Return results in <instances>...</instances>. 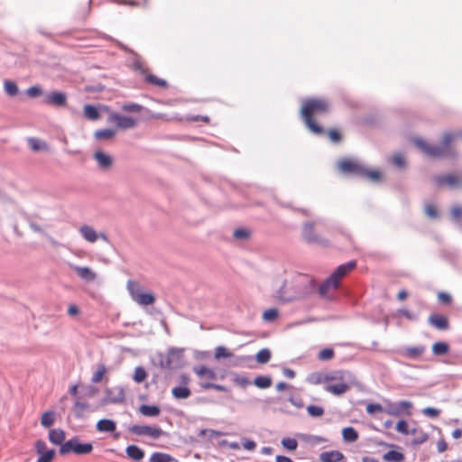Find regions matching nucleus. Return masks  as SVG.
<instances>
[{"label": "nucleus", "instance_id": "1", "mask_svg": "<svg viewBox=\"0 0 462 462\" xmlns=\"http://www.w3.org/2000/svg\"><path fill=\"white\" fill-rule=\"evenodd\" d=\"M329 111V104L326 99L310 98L303 102L300 115L306 126L315 134H322L324 129L315 120V116L327 114Z\"/></svg>", "mask_w": 462, "mask_h": 462}, {"label": "nucleus", "instance_id": "2", "mask_svg": "<svg viewBox=\"0 0 462 462\" xmlns=\"http://www.w3.org/2000/svg\"><path fill=\"white\" fill-rule=\"evenodd\" d=\"M462 137L461 132H446L443 134L442 142L439 145L430 144L422 139H415L414 143L426 155L433 158L454 157L455 152L451 143Z\"/></svg>", "mask_w": 462, "mask_h": 462}, {"label": "nucleus", "instance_id": "3", "mask_svg": "<svg viewBox=\"0 0 462 462\" xmlns=\"http://www.w3.org/2000/svg\"><path fill=\"white\" fill-rule=\"evenodd\" d=\"M310 290V281L304 276H297L282 284L276 298L281 301L296 300L306 297Z\"/></svg>", "mask_w": 462, "mask_h": 462}, {"label": "nucleus", "instance_id": "4", "mask_svg": "<svg viewBox=\"0 0 462 462\" xmlns=\"http://www.w3.org/2000/svg\"><path fill=\"white\" fill-rule=\"evenodd\" d=\"M350 373L346 371H334L321 375L317 383H328L325 390L334 395H341L349 389L348 379Z\"/></svg>", "mask_w": 462, "mask_h": 462}, {"label": "nucleus", "instance_id": "5", "mask_svg": "<svg viewBox=\"0 0 462 462\" xmlns=\"http://www.w3.org/2000/svg\"><path fill=\"white\" fill-rule=\"evenodd\" d=\"M356 267V261H349L337 268L319 286V292L321 297H328L330 292L335 291L339 286L341 280Z\"/></svg>", "mask_w": 462, "mask_h": 462}, {"label": "nucleus", "instance_id": "6", "mask_svg": "<svg viewBox=\"0 0 462 462\" xmlns=\"http://www.w3.org/2000/svg\"><path fill=\"white\" fill-rule=\"evenodd\" d=\"M127 289L134 301L142 306L152 305L155 301L152 293L143 292L141 285L136 281H128Z\"/></svg>", "mask_w": 462, "mask_h": 462}, {"label": "nucleus", "instance_id": "7", "mask_svg": "<svg viewBox=\"0 0 462 462\" xmlns=\"http://www.w3.org/2000/svg\"><path fill=\"white\" fill-rule=\"evenodd\" d=\"M93 445L91 443H81L79 438H72L60 447V454L65 455L74 453L76 455H86L91 453Z\"/></svg>", "mask_w": 462, "mask_h": 462}, {"label": "nucleus", "instance_id": "8", "mask_svg": "<svg viewBox=\"0 0 462 462\" xmlns=\"http://www.w3.org/2000/svg\"><path fill=\"white\" fill-rule=\"evenodd\" d=\"M411 408L412 403L409 401H401L398 402H388L385 405L384 413L394 417L402 415L410 416L411 414Z\"/></svg>", "mask_w": 462, "mask_h": 462}, {"label": "nucleus", "instance_id": "9", "mask_svg": "<svg viewBox=\"0 0 462 462\" xmlns=\"http://www.w3.org/2000/svg\"><path fill=\"white\" fill-rule=\"evenodd\" d=\"M130 431L138 436H149L152 439H158L163 431L158 427H152L147 425H134L131 427Z\"/></svg>", "mask_w": 462, "mask_h": 462}, {"label": "nucleus", "instance_id": "10", "mask_svg": "<svg viewBox=\"0 0 462 462\" xmlns=\"http://www.w3.org/2000/svg\"><path fill=\"white\" fill-rule=\"evenodd\" d=\"M35 450L39 455L37 462H51L55 457V450L50 449L47 444L42 439H38L35 442Z\"/></svg>", "mask_w": 462, "mask_h": 462}, {"label": "nucleus", "instance_id": "11", "mask_svg": "<svg viewBox=\"0 0 462 462\" xmlns=\"http://www.w3.org/2000/svg\"><path fill=\"white\" fill-rule=\"evenodd\" d=\"M108 121L110 123H114L118 128L121 129H130L136 125L135 119L127 116H122L117 113H112L109 116Z\"/></svg>", "mask_w": 462, "mask_h": 462}, {"label": "nucleus", "instance_id": "12", "mask_svg": "<svg viewBox=\"0 0 462 462\" xmlns=\"http://www.w3.org/2000/svg\"><path fill=\"white\" fill-rule=\"evenodd\" d=\"M125 390L121 386H115L106 390L105 403H121L125 401Z\"/></svg>", "mask_w": 462, "mask_h": 462}, {"label": "nucleus", "instance_id": "13", "mask_svg": "<svg viewBox=\"0 0 462 462\" xmlns=\"http://www.w3.org/2000/svg\"><path fill=\"white\" fill-rule=\"evenodd\" d=\"M338 168L342 172L354 173L360 175L363 173L364 167L359 164L356 161L352 159H342L338 162Z\"/></svg>", "mask_w": 462, "mask_h": 462}, {"label": "nucleus", "instance_id": "14", "mask_svg": "<svg viewBox=\"0 0 462 462\" xmlns=\"http://www.w3.org/2000/svg\"><path fill=\"white\" fill-rule=\"evenodd\" d=\"M302 236L310 243H317L323 245H328V241L327 239L315 234L313 224L308 223L304 225L302 229Z\"/></svg>", "mask_w": 462, "mask_h": 462}, {"label": "nucleus", "instance_id": "15", "mask_svg": "<svg viewBox=\"0 0 462 462\" xmlns=\"http://www.w3.org/2000/svg\"><path fill=\"white\" fill-rule=\"evenodd\" d=\"M193 372L197 374V376L203 380V382H209L214 381L217 379V374L216 372L208 367L207 365H200L193 367Z\"/></svg>", "mask_w": 462, "mask_h": 462}, {"label": "nucleus", "instance_id": "16", "mask_svg": "<svg viewBox=\"0 0 462 462\" xmlns=\"http://www.w3.org/2000/svg\"><path fill=\"white\" fill-rule=\"evenodd\" d=\"M45 103L54 106H65L67 104V96L63 92L53 91L46 95Z\"/></svg>", "mask_w": 462, "mask_h": 462}, {"label": "nucleus", "instance_id": "17", "mask_svg": "<svg viewBox=\"0 0 462 462\" xmlns=\"http://www.w3.org/2000/svg\"><path fill=\"white\" fill-rule=\"evenodd\" d=\"M436 181L439 185H448L452 188H457L462 185V175H443L436 177Z\"/></svg>", "mask_w": 462, "mask_h": 462}, {"label": "nucleus", "instance_id": "18", "mask_svg": "<svg viewBox=\"0 0 462 462\" xmlns=\"http://www.w3.org/2000/svg\"><path fill=\"white\" fill-rule=\"evenodd\" d=\"M429 322L433 327L439 330H446L449 327V322L447 317L439 314H432L429 318Z\"/></svg>", "mask_w": 462, "mask_h": 462}, {"label": "nucleus", "instance_id": "19", "mask_svg": "<svg viewBox=\"0 0 462 462\" xmlns=\"http://www.w3.org/2000/svg\"><path fill=\"white\" fill-rule=\"evenodd\" d=\"M78 276L86 282H94L97 279V273L89 267L73 266Z\"/></svg>", "mask_w": 462, "mask_h": 462}, {"label": "nucleus", "instance_id": "20", "mask_svg": "<svg viewBox=\"0 0 462 462\" xmlns=\"http://www.w3.org/2000/svg\"><path fill=\"white\" fill-rule=\"evenodd\" d=\"M180 353L176 350L169 351L166 359L162 362V366L167 369H173L180 365Z\"/></svg>", "mask_w": 462, "mask_h": 462}, {"label": "nucleus", "instance_id": "21", "mask_svg": "<svg viewBox=\"0 0 462 462\" xmlns=\"http://www.w3.org/2000/svg\"><path fill=\"white\" fill-rule=\"evenodd\" d=\"M343 458V453L338 450L325 451L319 455L321 462H340Z\"/></svg>", "mask_w": 462, "mask_h": 462}, {"label": "nucleus", "instance_id": "22", "mask_svg": "<svg viewBox=\"0 0 462 462\" xmlns=\"http://www.w3.org/2000/svg\"><path fill=\"white\" fill-rule=\"evenodd\" d=\"M66 434L61 429H53L49 431V440L55 445H63Z\"/></svg>", "mask_w": 462, "mask_h": 462}, {"label": "nucleus", "instance_id": "23", "mask_svg": "<svg viewBox=\"0 0 462 462\" xmlns=\"http://www.w3.org/2000/svg\"><path fill=\"white\" fill-rule=\"evenodd\" d=\"M79 233L81 234L83 238L89 243H95L98 238V235L97 234L95 229L88 225L82 226L79 228Z\"/></svg>", "mask_w": 462, "mask_h": 462}, {"label": "nucleus", "instance_id": "24", "mask_svg": "<svg viewBox=\"0 0 462 462\" xmlns=\"http://www.w3.org/2000/svg\"><path fill=\"white\" fill-rule=\"evenodd\" d=\"M94 158L102 169H108L113 163L112 158L101 151L96 152L94 153Z\"/></svg>", "mask_w": 462, "mask_h": 462}, {"label": "nucleus", "instance_id": "25", "mask_svg": "<svg viewBox=\"0 0 462 462\" xmlns=\"http://www.w3.org/2000/svg\"><path fill=\"white\" fill-rule=\"evenodd\" d=\"M96 427L99 432H113L116 429V424L112 420L103 419L97 421Z\"/></svg>", "mask_w": 462, "mask_h": 462}, {"label": "nucleus", "instance_id": "26", "mask_svg": "<svg viewBox=\"0 0 462 462\" xmlns=\"http://www.w3.org/2000/svg\"><path fill=\"white\" fill-rule=\"evenodd\" d=\"M129 458L134 461H140L144 457V451L135 445H130L125 449Z\"/></svg>", "mask_w": 462, "mask_h": 462}, {"label": "nucleus", "instance_id": "27", "mask_svg": "<svg viewBox=\"0 0 462 462\" xmlns=\"http://www.w3.org/2000/svg\"><path fill=\"white\" fill-rule=\"evenodd\" d=\"M139 411L146 417H156L160 414L161 410L156 405L143 404L139 407Z\"/></svg>", "mask_w": 462, "mask_h": 462}, {"label": "nucleus", "instance_id": "28", "mask_svg": "<svg viewBox=\"0 0 462 462\" xmlns=\"http://www.w3.org/2000/svg\"><path fill=\"white\" fill-rule=\"evenodd\" d=\"M150 462H178V460L169 454L154 452L150 457Z\"/></svg>", "mask_w": 462, "mask_h": 462}, {"label": "nucleus", "instance_id": "29", "mask_svg": "<svg viewBox=\"0 0 462 462\" xmlns=\"http://www.w3.org/2000/svg\"><path fill=\"white\" fill-rule=\"evenodd\" d=\"M342 437L346 442H355L357 440L359 435L353 427H346L342 430Z\"/></svg>", "mask_w": 462, "mask_h": 462}, {"label": "nucleus", "instance_id": "30", "mask_svg": "<svg viewBox=\"0 0 462 462\" xmlns=\"http://www.w3.org/2000/svg\"><path fill=\"white\" fill-rule=\"evenodd\" d=\"M83 112L86 118L92 121L97 120L100 117L97 108L92 105H86L83 108Z\"/></svg>", "mask_w": 462, "mask_h": 462}, {"label": "nucleus", "instance_id": "31", "mask_svg": "<svg viewBox=\"0 0 462 462\" xmlns=\"http://www.w3.org/2000/svg\"><path fill=\"white\" fill-rule=\"evenodd\" d=\"M171 393L176 399H187L190 396L191 392L187 386H178L171 390Z\"/></svg>", "mask_w": 462, "mask_h": 462}, {"label": "nucleus", "instance_id": "32", "mask_svg": "<svg viewBox=\"0 0 462 462\" xmlns=\"http://www.w3.org/2000/svg\"><path fill=\"white\" fill-rule=\"evenodd\" d=\"M383 458L386 462H402L404 459V456L401 452L390 450L383 455Z\"/></svg>", "mask_w": 462, "mask_h": 462}, {"label": "nucleus", "instance_id": "33", "mask_svg": "<svg viewBox=\"0 0 462 462\" xmlns=\"http://www.w3.org/2000/svg\"><path fill=\"white\" fill-rule=\"evenodd\" d=\"M116 135V132L112 129H100L94 133V136L97 140H111Z\"/></svg>", "mask_w": 462, "mask_h": 462}, {"label": "nucleus", "instance_id": "34", "mask_svg": "<svg viewBox=\"0 0 462 462\" xmlns=\"http://www.w3.org/2000/svg\"><path fill=\"white\" fill-rule=\"evenodd\" d=\"M106 372H107V370H106V365L104 364H99L97 367L96 372L92 375V378H91L92 383H100L103 380Z\"/></svg>", "mask_w": 462, "mask_h": 462}, {"label": "nucleus", "instance_id": "35", "mask_svg": "<svg viewBox=\"0 0 462 462\" xmlns=\"http://www.w3.org/2000/svg\"><path fill=\"white\" fill-rule=\"evenodd\" d=\"M145 80L151 85L157 86L160 88H166L167 82L166 80L158 78L157 76L148 73L145 75Z\"/></svg>", "mask_w": 462, "mask_h": 462}, {"label": "nucleus", "instance_id": "36", "mask_svg": "<svg viewBox=\"0 0 462 462\" xmlns=\"http://www.w3.org/2000/svg\"><path fill=\"white\" fill-rule=\"evenodd\" d=\"M254 384L261 389H266L272 385V379L269 376H257L254 381Z\"/></svg>", "mask_w": 462, "mask_h": 462}, {"label": "nucleus", "instance_id": "37", "mask_svg": "<svg viewBox=\"0 0 462 462\" xmlns=\"http://www.w3.org/2000/svg\"><path fill=\"white\" fill-rule=\"evenodd\" d=\"M55 420L54 412L51 411H45L41 418V423L43 427H51Z\"/></svg>", "mask_w": 462, "mask_h": 462}, {"label": "nucleus", "instance_id": "38", "mask_svg": "<svg viewBox=\"0 0 462 462\" xmlns=\"http://www.w3.org/2000/svg\"><path fill=\"white\" fill-rule=\"evenodd\" d=\"M232 381L235 384L241 388H245L251 384V382L247 377L238 374H233Z\"/></svg>", "mask_w": 462, "mask_h": 462}, {"label": "nucleus", "instance_id": "39", "mask_svg": "<svg viewBox=\"0 0 462 462\" xmlns=\"http://www.w3.org/2000/svg\"><path fill=\"white\" fill-rule=\"evenodd\" d=\"M215 358L219 360L221 358H229L233 356V353L223 346H218L215 349Z\"/></svg>", "mask_w": 462, "mask_h": 462}, {"label": "nucleus", "instance_id": "40", "mask_svg": "<svg viewBox=\"0 0 462 462\" xmlns=\"http://www.w3.org/2000/svg\"><path fill=\"white\" fill-rule=\"evenodd\" d=\"M271 359V352L267 348L261 349L256 354V361L259 364H266Z\"/></svg>", "mask_w": 462, "mask_h": 462}, {"label": "nucleus", "instance_id": "41", "mask_svg": "<svg viewBox=\"0 0 462 462\" xmlns=\"http://www.w3.org/2000/svg\"><path fill=\"white\" fill-rule=\"evenodd\" d=\"M432 351L435 355H444L448 351V345L445 342H437L432 346Z\"/></svg>", "mask_w": 462, "mask_h": 462}, {"label": "nucleus", "instance_id": "42", "mask_svg": "<svg viewBox=\"0 0 462 462\" xmlns=\"http://www.w3.org/2000/svg\"><path fill=\"white\" fill-rule=\"evenodd\" d=\"M423 352L424 347L421 346L407 347L405 349V355L411 358H416L421 356Z\"/></svg>", "mask_w": 462, "mask_h": 462}, {"label": "nucleus", "instance_id": "43", "mask_svg": "<svg viewBox=\"0 0 462 462\" xmlns=\"http://www.w3.org/2000/svg\"><path fill=\"white\" fill-rule=\"evenodd\" d=\"M360 175L365 176L374 181H378L381 179V172L376 170H367L364 168L363 173Z\"/></svg>", "mask_w": 462, "mask_h": 462}, {"label": "nucleus", "instance_id": "44", "mask_svg": "<svg viewBox=\"0 0 462 462\" xmlns=\"http://www.w3.org/2000/svg\"><path fill=\"white\" fill-rule=\"evenodd\" d=\"M147 377V374L145 372V370L141 367V366H138L134 369V380L136 382V383H142L143 382Z\"/></svg>", "mask_w": 462, "mask_h": 462}, {"label": "nucleus", "instance_id": "45", "mask_svg": "<svg viewBox=\"0 0 462 462\" xmlns=\"http://www.w3.org/2000/svg\"><path fill=\"white\" fill-rule=\"evenodd\" d=\"M278 317V310L274 308L266 310L263 313V319L265 321H273Z\"/></svg>", "mask_w": 462, "mask_h": 462}, {"label": "nucleus", "instance_id": "46", "mask_svg": "<svg viewBox=\"0 0 462 462\" xmlns=\"http://www.w3.org/2000/svg\"><path fill=\"white\" fill-rule=\"evenodd\" d=\"M88 409V404L81 402H76L74 404V411L77 417H82L85 411Z\"/></svg>", "mask_w": 462, "mask_h": 462}, {"label": "nucleus", "instance_id": "47", "mask_svg": "<svg viewBox=\"0 0 462 462\" xmlns=\"http://www.w3.org/2000/svg\"><path fill=\"white\" fill-rule=\"evenodd\" d=\"M282 446L289 450H295L298 447V442L295 439L292 438H284L282 440Z\"/></svg>", "mask_w": 462, "mask_h": 462}, {"label": "nucleus", "instance_id": "48", "mask_svg": "<svg viewBox=\"0 0 462 462\" xmlns=\"http://www.w3.org/2000/svg\"><path fill=\"white\" fill-rule=\"evenodd\" d=\"M200 386L203 389H214V390H217L219 392H227L226 387H225L224 385L216 384V383H209V382H201Z\"/></svg>", "mask_w": 462, "mask_h": 462}, {"label": "nucleus", "instance_id": "49", "mask_svg": "<svg viewBox=\"0 0 462 462\" xmlns=\"http://www.w3.org/2000/svg\"><path fill=\"white\" fill-rule=\"evenodd\" d=\"M4 87L5 92L10 96H15L18 93V87L13 81H5Z\"/></svg>", "mask_w": 462, "mask_h": 462}, {"label": "nucleus", "instance_id": "50", "mask_svg": "<svg viewBox=\"0 0 462 462\" xmlns=\"http://www.w3.org/2000/svg\"><path fill=\"white\" fill-rule=\"evenodd\" d=\"M307 411L312 417H320L324 414L323 408L316 405L308 406Z\"/></svg>", "mask_w": 462, "mask_h": 462}, {"label": "nucleus", "instance_id": "51", "mask_svg": "<svg viewBox=\"0 0 462 462\" xmlns=\"http://www.w3.org/2000/svg\"><path fill=\"white\" fill-rule=\"evenodd\" d=\"M142 106L135 103H127L123 105L122 109L125 112L139 113L142 110Z\"/></svg>", "mask_w": 462, "mask_h": 462}, {"label": "nucleus", "instance_id": "52", "mask_svg": "<svg viewBox=\"0 0 462 462\" xmlns=\"http://www.w3.org/2000/svg\"><path fill=\"white\" fill-rule=\"evenodd\" d=\"M327 134L330 141L335 143H338L342 140V135L337 129H329Z\"/></svg>", "mask_w": 462, "mask_h": 462}, {"label": "nucleus", "instance_id": "53", "mask_svg": "<svg viewBox=\"0 0 462 462\" xmlns=\"http://www.w3.org/2000/svg\"><path fill=\"white\" fill-rule=\"evenodd\" d=\"M385 406H382L379 403H370L366 406V411L369 414H374V412H384Z\"/></svg>", "mask_w": 462, "mask_h": 462}, {"label": "nucleus", "instance_id": "54", "mask_svg": "<svg viewBox=\"0 0 462 462\" xmlns=\"http://www.w3.org/2000/svg\"><path fill=\"white\" fill-rule=\"evenodd\" d=\"M422 414L430 417V418H437L440 414V410L433 408V407H427L422 410Z\"/></svg>", "mask_w": 462, "mask_h": 462}, {"label": "nucleus", "instance_id": "55", "mask_svg": "<svg viewBox=\"0 0 462 462\" xmlns=\"http://www.w3.org/2000/svg\"><path fill=\"white\" fill-rule=\"evenodd\" d=\"M425 213L431 218H436L438 217L437 208L432 203H427L425 205Z\"/></svg>", "mask_w": 462, "mask_h": 462}, {"label": "nucleus", "instance_id": "56", "mask_svg": "<svg viewBox=\"0 0 462 462\" xmlns=\"http://www.w3.org/2000/svg\"><path fill=\"white\" fill-rule=\"evenodd\" d=\"M334 356V351L330 348L322 349L319 353V358L320 360H330Z\"/></svg>", "mask_w": 462, "mask_h": 462}, {"label": "nucleus", "instance_id": "57", "mask_svg": "<svg viewBox=\"0 0 462 462\" xmlns=\"http://www.w3.org/2000/svg\"><path fill=\"white\" fill-rule=\"evenodd\" d=\"M393 163L399 168H403L405 166V159L401 153H396L393 156Z\"/></svg>", "mask_w": 462, "mask_h": 462}, {"label": "nucleus", "instance_id": "58", "mask_svg": "<svg viewBox=\"0 0 462 462\" xmlns=\"http://www.w3.org/2000/svg\"><path fill=\"white\" fill-rule=\"evenodd\" d=\"M234 236L237 239H246L250 236V232L244 228L236 229Z\"/></svg>", "mask_w": 462, "mask_h": 462}, {"label": "nucleus", "instance_id": "59", "mask_svg": "<svg viewBox=\"0 0 462 462\" xmlns=\"http://www.w3.org/2000/svg\"><path fill=\"white\" fill-rule=\"evenodd\" d=\"M396 430L400 433L407 435L409 433L407 421L403 420H399L396 424Z\"/></svg>", "mask_w": 462, "mask_h": 462}, {"label": "nucleus", "instance_id": "60", "mask_svg": "<svg viewBox=\"0 0 462 462\" xmlns=\"http://www.w3.org/2000/svg\"><path fill=\"white\" fill-rule=\"evenodd\" d=\"M26 93L31 97H36L41 96L42 94V91L41 88H39L37 86H33V87L27 88Z\"/></svg>", "mask_w": 462, "mask_h": 462}, {"label": "nucleus", "instance_id": "61", "mask_svg": "<svg viewBox=\"0 0 462 462\" xmlns=\"http://www.w3.org/2000/svg\"><path fill=\"white\" fill-rule=\"evenodd\" d=\"M438 299L445 304H449L452 300L451 296L443 291L438 293Z\"/></svg>", "mask_w": 462, "mask_h": 462}, {"label": "nucleus", "instance_id": "62", "mask_svg": "<svg viewBox=\"0 0 462 462\" xmlns=\"http://www.w3.org/2000/svg\"><path fill=\"white\" fill-rule=\"evenodd\" d=\"M437 449L439 453L445 452L448 449V443L444 439H440L437 442Z\"/></svg>", "mask_w": 462, "mask_h": 462}, {"label": "nucleus", "instance_id": "63", "mask_svg": "<svg viewBox=\"0 0 462 462\" xmlns=\"http://www.w3.org/2000/svg\"><path fill=\"white\" fill-rule=\"evenodd\" d=\"M30 146L33 151H39L42 149V144L39 140L32 138L29 140Z\"/></svg>", "mask_w": 462, "mask_h": 462}, {"label": "nucleus", "instance_id": "64", "mask_svg": "<svg viewBox=\"0 0 462 462\" xmlns=\"http://www.w3.org/2000/svg\"><path fill=\"white\" fill-rule=\"evenodd\" d=\"M451 214L454 218L459 219L462 217V208L459 206H456L452 208Z\"/></svg>", "mask_w": 462, "mask_h": 462}]
</instances>
